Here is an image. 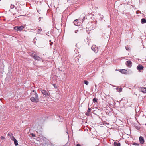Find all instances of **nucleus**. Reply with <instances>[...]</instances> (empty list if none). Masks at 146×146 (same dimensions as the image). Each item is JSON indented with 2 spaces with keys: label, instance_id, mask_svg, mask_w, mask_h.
Listing matches in <instances>:
<instances>
[{
  "label": "nucleus",
  "instance_id": "f257e3e1",
  "mask_svg": "<svg viewBox=\"0 0 146 146\" xmlns=\"http://www.w3.org/2000/svg\"><path fill=\"white\" fill-rule=\"evenodd\" d=\"M32 96L30 100L33 102L37 103L39 102V99L38 94L35 90H33L31 93Z\"/></svg>",
  "mask_w": 146,
  "mask_h": 146
},
{
  "label": "nucleus",
  "instance_id": "f03ea898",
  "mask_svg": "<svg viewBox=\"0 0 146 146\" xmlns=\"http://www.w3.org/2000/svg\"><path fill=\"white\" fill-rule=\"evenodd\" d=\"M24 28V27L23 26H17L15 27H14V28L15 30H17L18 31H20L22 30Z\"/></svg>",
  "mask_w": 146,
  "mask_h": 146
},
{
  "label": "nucleus",
  "instance_id": "7ed1b4c3",
  "mask_svg": "<svg viewBox=\"0 0 146 146\" xmlns=\"http://www.w3.org/2000/svg\"><path fill=\"white\" fill-rule=\"evenodd\" d=\"M32 56L36 60L39 61L40 59V58L36 54H32Z\"/></svg>",
  "mask_w": 146,
  "mask_h": 146
},
{
  "label": "nucleus",
  "instance_id": "20e7f679",
  "mask_svg": "<svg viewBox=\"0 0 146 146\" xmlns=\"http://www.w3.org/2000/svg\"><path fill=\"white\" fill-rule=\"evenodd\" d=\"M41 92L45 96H49L50 94L49 92H48L46 90H41Z\"/></svg>",
  "mask_w": 146,
  "mask_h": 146
},
{
  "label": "nucleus",
  "instance_id": "39448f33",
  "mask_svg": "<svg viewBox=\"0 0 146 146\" xmlns=\"http://www.w3.org/2000/svg\"><path fill=\"white\" fill-rule=\"evenodd\" d=\"M139 90L140 92H142L143 93H146V88L140 87Z\"/></svg>",
  "mask_w": 146,
  "mask_h": 146
},
{
  "label": "nucleus",
  "instance_id": "423d86ee",
  "mask_svg": "<svg viewBox=\"0 0 146 146\" xmlns=\"http://www.w3.org/2000/svg\"><path fill=\"white\" fill-rule=\"evenodd\" d=\"M91 49L95 53H97L98 52V48L96 47V45L92 46L91 47Z\"/></svg>",
  "mask_w": 146,
  "mask_h": 146
},
{
  "label": "nucleus",
  "instance_id": "0eeeda50",
  "mask_svg": "<svg viewBox=\"0 0 146 146\" xmlns=\"http://www.w3.org/2000/svg\"><path fill=\"white\" fill-rule=\"evenodd\" d=\"M126 64L127 66L130 67L132 66V63L131 61L129 60L127 61Z\"/></svg>",
  "mask_w": 146,
  "mask_h": 146
},
{
  "label": "nucleus",
  "instance_id": "6e6552de",
  "mask_svg": "<svg viewBox=\"0 0 146 146\" xmlns=\"http://www.w3.org/2000/svg\"><path fill=\"white\" fill-rule=\"evenodd\" d=\"M139 141L140 143L143 144L144 143V139L141 136L139 138Z\"/></svg>",
  "mask_w": 146,
  "mask_h": 146
},
{
  "label": "nucleus",
  "instance_id": "1a4fd4ad",
  "mask_svg": "<svg viewBox=\"0 0 146 146\" xmlns=\"http://www.w3.org/2000/svg\"><path fill=\"white\" fill-rule=\"evenodd\" d=\"M143 68L144 67L143 66L139 64L137 66V68L139 71H140L143 69Z\"/></svg>",
  "mask_w": 146,
  "mask_h": 146
},
{
  "label": "nucleus",
  "instance_id": "9d476101",
  "mask_svg": "<svg viewBox=\"0 0 146 146\" xmlns=\"http://www.w3.org/2000/svg\"><path fill=\"white\" fill-rule=\"evenodd\" d=\"M8 135L10 137L12 140H13L15 138L13 136V134L11 133H9L8 134Z\"/></svg>",
  "mask_w": 146,
  "mask_h": 146
},
{
  "label": "nucleus",
  "instance_id": "9b49d317",
  "mask_svg": "<svg viewBox=\"0 0 146 146\" xmlns=\"http://www.w3.org/2000/svg\"><path fill=\"white\" fill-rule=\"evenodd\" d=\"M113 145H114V146H120V143L115 142Z\"/></svg>",
  "mask_w": 146,
  "mask_h": 146
},
{
  "label": "nucleus",
  "instance_id": "f8f14e48",
  "mask_svg": "<svg viewBox=\"0 0 146 146\" xmlns=\"http://www.w3.org/2000/svg\"><path fill=\"white\" fill-rule=\"evenodd\" d=\"M78 19H77L76 20H75L74 21V25H75L76 26H78Z\"/></svg>",
  "mask_w": 146,
  "mask_h": 146
},
{
  "label": "nucleus",
  "instance_id": "ddd939ff",
  "mask_svg": "<svg viewBox=\"0 0 146 146\" xmlns=\"http://www.w3.org/2000/svg\"><path fill=\"white\" fill-rule=\"evenodd\" d=\"M13 140L14 141V144L15 146L18 145V141L15 138Z\"/></svg>",
  "mask_w": 146,
  "mask_h": 146
},
{
  "label": "nucleus",
  "instance_id": "4468645a",
  "mask_svg": "<svg viewBox=\"0 0 146 146\" xmlns=\"http://www.w3.org/2000/svg\"><path fill=\"white\" fill-rule=\"evenodd\" d=\"M127 70H125V69H123L122 70H120V72L122 73H123L125 74V71H127Z\"/></svg>",
  "mask_w": 146,
  "mask_h": 146
},
{
  "label": "nucleus",
  "instance_id": "2eb2a0df",
  "mask_svg": "<svg viewBox=\"0 0 146 146\" xmlns=\"http://www.w3.org/2000/svg\"><path fill=\"white\" fill-rule=\"evenodd\" d=\"M141 23L142 24L145 23H146V20L145 18H143L141 20Z\"/></svg>",
  "mask_w": 146,
  "mask_h": 146
},
{
  "label": "nucleus",
  "instance_id": "dca6fc26",
  "mask_svg": "<svg viewBox=\"0 0 146 146\" xmlns=\"http://www.w3.org/2000/svg\"><path fill=\"white\" fill-rule=\"evenodd\" d=\"M132 144L133 145H136V146H139V143H137L135 142L133 143Z\"/></svg>",
  "mask_w": 146,
  "mask_h": 146
},
{
  "label": "nucleus",
  "instance_id": "f3484780",
  "mask_svg": "<svg viewBox=\"0 0 146 146\" xmlns=\"http://www.w3.org/2000/svg\"><path fill=\"white\" fill-rule=\"evenodd\" d=\"M84 83L86 85H88L89 84L88 82L86 81V80H84Z\"/></svg>",
  "mask_w": 146,
  "mask_h": 146
},
{
  "label": "nucleus",
  "instance_id": "a211bd4d",
  "mask_svg": "<svg viewBox=\"0 0 146 146\" xmlns=\"http://www.w3.org/2000/svg\"><path fill=\"white\" fill-rule=\"evenodd\" d=\"M93 102L94 103H95L97 102V99L96 98H94L93 99Z\"/></svg>",
  "mask_w": 146,
  "mask_h": 146
},
{
  "label": "nucleus",
  "instance_id": "6ab92c4d",
  "mask_svg": "<svg viewBox=\"0 0 146 146\" xmlns=\"http://www.w3.org/2000/svg\"><path fill=\"white\" fill-rule=\"evenodd\" d=\"M129 71H128L127 70V71H125V74H129Z\"/></svg>",
  "mask_w": 146,
  "mask_h": 146
},
{
  "label": "nucleus",
  "instance_id": "aec40b11",
  "mask_svg": "<svg viewBox=\"0 0 146 146\" xmlns=\"http://www.w3.org/2000/svg\"><path fill=\"white\" fill-rule=\"evenodd\" d=\"M42 29H41V28H39L38 29V30L37 31V32L38 33H40V32L42 31Z\"/></svg>",
  "mask_w": 146,
  "mask_h": 146
},
{
  "label": "nucleus",
  "instance_id": "412c9836",
  "mask_svg": "<svg viewBox=\"0 0 146 146\" xmlns=\"http://www.w3.org/2000/svg\"><path fill=\"white\" fill-rule=\"evenodd\" d=\"M91 109L90 108H88V109L87 110V112H90L91 111Z\"/></svg>",
  "mask_w": 146,
  "mask_h": 146
},
{
  "label": "nucleus",
  "instance_id": "4be33fe9",
  "mask_svg": "<svg viewBox=\"0 0 146 146\" xmlns=\"http://www.w3.org/2000/svg\"><path fill=\"white\" fill-rule=\"evenodd\" d=\"M31 135L32 137H35V135L32 133H31Z\"/></svg>",
  "mask_w": 146,
  "mask_h": 146
},
{
  "label": "nucleus",
  "instance_id": "5701e85b",
  "mask_svg": "<svg viewBox=\"0 0 146 146\" xmlns=\"http://www.w3.org/2000/svg\"><path fill=\"white\" fill-rule=\"evenodd\" d=\"M14 5H11V9H13L14 8Z\"/></svg>",
  "mask_w": 146,
  "mask_h": 146
},
{
  "label": "nucleus",
  "instance_id": "b1692460",
  "mask_svg": "<svg viewBox=\"0 0 146 146\" xmlns=\"http://www.w3.org/2000/svg\"><path fill=\"white\" fill-rule=\"evenodd\" d=\"M94 28V27H93L92 26L91 27H90V28H89L88 29H90V30L91 29H93Z\"/></svg>",
  "mask_w": 146,
  "mask_h": 146
},
{
  "label": "nucleus",
  "instance_id": "393cba45",
  "mask_svg": "<svg viewBox=\"0 0 146 146\" xmlns=\"http://www.w3.org/2000/svg\"><path fill=\"white\" fill-rule=\"evenodd\" d=\"M53 86L54 87L56 88H57V86H56V85L55 84H53Z\"/></svg>",
  "mask_w": 146,
  "mask_h": 146
},
{
  "label": "nucleus",
  "instance_id": "a878e982",
  "mask_svg": "<svg viewBox=\"0 0 146 146\" xmlns=\"http://www.w3.org/2000/svg\"><path fill=\"white\" fill-rule=\"evenodd\" d=\"M122 91V88H120L119 89V92H121Z\"/></svg>",
  "mask_w": 146,
  "mask_h": 146
},
{
  "label": "nucleus",
  "instance_id": "bb28decb",
  "mask_svg": "<svg viewBox=\"0 0 146 146\" xmlns=\"http://www.w3.org/2000/svg\"><path fill=\"white\" fill-rule=\"evenodd\" d=\"M89 112H87L86 113H85V115H86V116H89Z\"/></svg>",
  "mask_w": 146,
  "mask_h": 146
},
{
  "label": "nucleus",
  "instance_id": "cd10ccee",
  "mask_svg": "<svg viewBox=\"0 0 146 146\" xmlns=\"http://www.w3.org/2000/svg\"><path fill=\"white\" fill-rule=\"evenodd\" d=\"M1 139L2 140L5 139V138L3 136L1 137Z\"/></svg>",
  "mask_w": 146,
  "mask_h": 146
},
{
  "label": "nucleus",
  "instance_id": "c85d7f7f",
  "mask_svg": "<svg viewBox=\"0 0 146 146\" xmlns=\"http://www.w3.org/2000/svg\"><path fill=\"white\" fill-rule=\"evenodd\" d=\"M78 30H75V33H77V32H78Z\"/></svg>",
  "mask_w": 146,
  "mask_h": 146
},
{
  "label": "nucleus",
  "instance_id": "c756f323",
  "mask_svg": "<svg viewBox=\"0 0 146 146\" xmlns=\"http://www.w3.org/2000/svg\"><path fill=\"white\" fill-rule=\"evenodd\" d=\"M92 25V23H90V24L89 23V24H88V25H87V26H88H88H89V25Z\"/></svg>",
  "mask_w": 146,
  "mask_h": 146
},
{
  "label": "nucleus",
  "instance_id": "7c9ffc66",
  "mask_svg": "<svg viewBox=\"0 0 146 146\" xmlns=\"http://www.w3.org/2000/svg\"><path fill=\"white\" fill-rule=\"evenodd\" d=\"M76 146H81V145L79 144H77Z\"/></svg>",
  "mask_w": 146,
  "mask_h": 146
},
{
  "label": "nucleus",
  "instance_id": "2f4dec72",
  "mask_svg": "<svg viewBox=\"0 0 146 146\" xmlns=\"http://www.w3.org/2000/svg\"><path fill=\"white\" fill-rule=\"evenodd\" d=\"M36 140H37L38 141H39V138H36Z\"/></svg>",
  "mask_w": 146,
  "mask_h": 146
},
{
  "label": "nucleus",
  "instance_id": "473e14b6",
  "mask_svg": "<svg viewBox=\"0 0 146 146\" xmlns=\"http://www.w3.org/2000/svg\"><path fill=\"white\" fill-rule=\"evenodd\" d=\"M127 48H127V47H126V49L127 50Z\"/></svg>",
  "mask_w": 146,
  "mask_h": 146
},
{
  "label": "nucleus",
  "instance_id": "72a5a7b5",
  "mask_svg": "<svg viewBox=\"0 0 146 146\" xmlns=\"http://www.w3.org/2000/svg\"><path fill=\"white\" fill-rule=\"evenodd\" d=\"M127 48H127V47H126V49L127 50Z\"/></svg>",
  "mask_w": 146,
  "mask_h": 146
},
{
  "label": "nucleus",
  "instance_id": "f704fd0d",
  "mask_svg": "<svg viewBox=\"0 0 146 146\" xmlns=\"http://www.w3.org/2000/svg\"><path fill=\"white\" fill-rule=\"evenodd\" d=\"M145 125H146V123L145 124Z\"/></svg>",
  "mask_w": 146,
  "mask_h": 146
},
{
  "label": "nucleus",
  "instance_id": "c9c22d12",
  "mask_svg": "<svg viewBox=\"0 0 146 146\" xmlns=\"http://www.w3.org/2000/svg\"><path fill=\"white\" fill-rule=\"evenodd\" d=\"M1 1V0H0V1Z\"/></svg>",
  "mask_w": 146,
  "mask_h": 146
}]
</instances>
